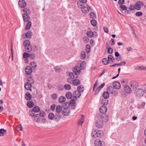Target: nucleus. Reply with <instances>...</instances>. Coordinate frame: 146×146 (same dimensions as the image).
Masks as SVG:
<instances>
[{
  "instance_id": "12",
  "label": "nucleus",
  "mask_w": 146,
  "mask_h": 146,
  "mask_svg": "<svg viewBox=\"0 0 146 146\" xmlns=\"http://www.w3.org/2000/svg\"><path fill=\"white\" fill-rule=\"evenodd\" d=\"M80 69L78 66L74 67L73 69V71L76 74H79L80 72Z\"/></svg>"
},
{
  "instance_id": "54",
  "label": "nucleus",
  "mask_w": 146,
  "mask_h": 146,
  "mask_svg": "<svg viewBox=\"0 0 146 146\" xmlns=\"http://www.w3.org/2000/svg\"><path fill=\"white\" fill-rule=\"evenodd\" d=\"M23 57L25 58L29 57V56H30V54H29L26 52H25L23 54Z\"/></svg>"
},
{
  "instance_id": "19",
  "label": "nucleus",
  "mask_w": 146,
  "mask_h": 146,
  "mask_svg": "<svg viewBox=\"0 0 146 146\" xmlns=\"http://www.w3.org/2000/svg\"><path fill=\"white\" fill-rule=\"evenodd\" d=\"M25 98L27 100H30L32 99V95L29 92H27L25 95Z\"/></svg>"
},
{
  "instance_id": "47",
  "label": "nucleus",
  "mask_w": 146,
  "mask_h": 146,
  "mask_svg": "<svg viewBox=\"0 0 146 146\" xmlns=\"http://www.w3.org/2000/svg\"><path fill=\"white\" fill-rule=\"evenodd\" d=\"M83 42L85 43L88 42L90 40L89 38L87 36H84L83 38Z\"/></svg>"
},
{
  "instance_id": "1",
  "label": "nucleus",
  "mask_w": 146,
  "mask_h": 146,
  "mask_svg": "<svg viewBox=\"0 0 146 146\" xmlns=\"http://www.w3.org/2000/svg\"><path fill=\"white\" fill-rule=\"evenodd\" d=\"M46 115V114L43 111H40L39 113H37L35 115L33 120L34 121L39 123L40 121V117H44Z\"/></svg>"
},
{
  "instance_id": "44",
  "label": "nucleus",
  "mask_w": 146,
  "mask_h": 146,
  "mask_svg": "<svg viewBox=\"0 0 146 146\" xmlns=\"http://www.w3.org/2000/svg\"><path fill=\"white\" fill-rule=\"evenodd\" d=\"M25 49L27 52H30L32 50V48L31 46L25 47Z\"/></svg>"
},
{
  "instance_id": "52",
  "label": "nucleus",
  "mask_w": 146,
  "mask_h": 146,
  "mask_svg": "<svg viewBox=\"0 0 146 146\" xmlns=\"http://www.w3.org/2000/svg\"><path fill=\"white\" fill-rule=\"evenodd\" d=\"M113 87L111 86H108L107 88V90L110 92V93H111L112 91H113Z\"/></svg>"
},
{
  "instance_id": "7",
  "label": "nucleus",
  "mask_w": 146,
  "mask_h": 146,
  "mask_svg": "<svg viewBox=\"0 0 146 146\" xmlns=\"http://www.w3.org/2000/svg\"><path fill=\"white\" fill-rule=\"evenodd\" d=\"M80 96V92L78 90L74 91L73 93V98H79Z\"/></svg>"
},
{
  "instance_id": "31",
  "label": "nucleus",
  "mask_w": 146,
  "mask_h": 146,
  "mask_svg": "<svg viewBox=\"0 0 146 146\" xmlns=\"http://www.w3.org/2000/svg\"><path fill=\"white\" fill-rule=\"evenodd\" d=\"M86 52L84 51H82L81 52L80 54V56L81 58L82 59L84 60L86 58Z\"/></svg>"
},
{
  "instance_id": "49",
  "label": "nucleus",
  "mask_w": 146,
  "mask_h": 146,
  "mask_svg": "<svg viewBox=\"0 0 146 146\" xmlns=\"http://www.w3.org/2000/svg\"><path fill=\"white\" fill-rule=\"evenodd\" d=\"M31 26V23L30 21H29L27 23L26 26V29H30Z\"/></svg>"
},
{
  "instance_id": "30",
  "label": "nucleus",
  "mask_w": 146,
  "mask_h": 146,
  "mask_svg": "<svg viewBox=\"0 0 146 146\" xmlns=\"http://www.w3.org/2000/svg\"><path fill=\"white\" fill-rule=\"evenodd\" d=\"M86 65V63L84 61L82 62L80 64V68L81 70H84Z\"/></svg>"
},
{
  "instance_id": "32",
  "label": "nucleus",
  "mask_w": 146,
  "mask_h": 146,
  "mask_svg": "<svg viewBox=\"0 0 146 146\" xmlns=\"http://www.w3.org/2000/svg\"><path fill=\"white\" fill-rule=\"evenodd\" d=\"M6 130L4 129H0V136H4L6 134Z\"/></svg>"
},
{
  "instance_id": "3",
  "label": "nucleus",
  "mask_w": 146,
  "mask_h": 146,
  "mask_svg": "<svg viewBox=\"0 0 146 146\" xmlns=\"http://www.w3.org/2000/svg\"><path fill=\"white\" fill-rule=\"evenodd\" d=\"M70 111L68 106L64 108L62 111V113L64 116H68L70 114Z\"/></svg>"
},
{
  "instance_id": "33",
  "label": "nucleus",
  "mask_w": 146,
  "mask_h": 146,
  "mask_svg": "<svg viewBox=\"0 0 146 146\" xmlns=\"http://www.w3.org/2000/svg\"><path fill=\"white\" fill-rule=\"evenodd\" d=\"M103 96L106 99L108 98L109 96V93L107 91L104 92L103 94Z\"/></svg>"
},
{
  "instance_id": "51",
  "label": "nucleus",
  "mask_w": 146,
  "mask_h": 146,
  "mask_svg": "<svg viewBox=\"0 0 146 146\" xmlns=\"http://www.w3.org/2000/svg\"><path fill=\"white\" fill-rule=\"evenodd\" d=\"M111 94H112L113 96H117L118 94V92L116 90H113L112 91Z\"/></svg>"
},
{
  "instance_id": "23",
  "label": "nucleus",
  "mask_w": 146,
  "mask_h": 146,
  "mask_svg": "<svg viewBox=\"0 0 146 146\" xmlns=\"http://www.w3.org/2000/svg\"><path fill=\"white\" fill-rule=\"evenodd\" d=\"M31 110V111H33L35 113H37L40 111V108L38 106H36L33 108Z\"/></svg>"
},
{
  "instance_id": "34",
  "label": "nucleus",
  "mask_w": 146,
  "mask_h": 146,
  "mask_svg": "<svg viewBox=\"0 0 146 146\" xmlns=\"http://www.w3.org/2000/svg\"><path fill=\"white\" fill-rule=\"evenodd\" d=\"M23 11L25 12V13L24 14H27L29 15L31 13V11L27 7L23 9Z\"/></svg>"
},
{
  "instance_id": "61",
  "label": "nucleus",
  "mask_w": 146,
  "mask_h": 146,
  "mask_svg": "<svg viewBox=\"0 0 146 146\" xmlns=\"http://www.w3.org/2000/svg\"><path fill=\"white\" fill-rule=\"evenodd\" d=\"M108 48V52L110 54H111L113 52L112 48L110 47L109 48Z\"/></svg>"
},
{
  "instance_id": "24",
  "label": "nucleus",
  "mask_w": 146,
  "mask_h": 146,
  "mask_svg": "<svg viewBox=\"0 0 146 146\" xmlns=\"http://www.w3.org/2000/svg\"><path fill=\"white\" fill-rule=\"evenodd\" d=\"M94 144L96 146H101L102 145V142L100 140L97 139L95 141Z\"/></svg>"
},
{
  "instance_id": "25",
  "label": "nucleus",
  "mask_w": 146,
  "mask_h": 146,
  "mask_svg": "<svg viewBox=\"0 0 146 146\" xmlns=\"http://www.w3.org/2000/svg\"><path fill=\"white\" fill-rule=\"evenodd\" d=\"M62 115L60 113H57L54 115V118L57 121L59 120L61 118Z\"/></svg>"
},
{
  "instance_id": "11",
  "label": "nucleus",
  "mask_w": 146,
  "mask_h": 146,
  "mask_svg": "<svg viewBox=\"0 0 146 146\" xmlns=\"http://www.w3.org/2000/svg\"><path fill=\"white\" fill-rule=\"evenodd\" d=\"M105 85V83H103L98 87L96 88L95 90V95H96L97 94L100 92L101 90L104 87Z\"/></svg>"
},
{
  "instance_id": "36",
  "label": "nucleus",
  "mask_w": 146,
  "mask_h": 146,
  "mask_svg": "<svg viewBox=\"0 0 146 146\" xmlns=\"http://www.w3.org/2000/svg\"><path fill=\"white\" fill-rule=\"evenodd\" d=\"M84 90V87L82 85H80L77 87V90L80 93L83 92Z\"/></svg>"
},
{
  "instance_id": "64",
  "label": "nucleus",
  "mask_w": 146,
  "mask_h": 146,
  "mask_svg": "<svg viewBox=\"0 0 146 146\" xmlns=\"http://www.w3.org/2000/svg\"><path fill=\"white\" fill-rule=\"evenodd\" d=\"M55 107L56 105L55 104H53L50 107V109L52 111H54L55 109Z\"/></svg>"
},
{
  "instance_id": "16",
  "label": "nucleus",
  "mask_w": 146,
  "mask_h": 146,
  "mask_svg": "<svg viewBox=\"0 0 146 146\" xmlns=\"http://www.w3.org/2000/svg\"><path fill=\"white\" fill-rule=\"evenodd\" d=\"M103 125V122L100 120H97L96 122V126L98 128H101Z\"/></svg>"
},
{
  "instance_id": "8",
  "label": "nucleus",
  "mask_w": 146,
  "mask_h": 146,
  "mask_svg": "<svg viewBox=\"0 0 146 146\" xmlns=\"http://www.w3.org/2000/svg\"><path fill=\"white\" fill-rule=\"evenodd\" d=\"M100 112L102 113H105L107 111V107L104 105L101 106L100 108Z\"/></svg>"
},
{
  "instance_id": "55",
  "label": "nucleus",
  "mask_w": 146,
  "mask_h": 146,
  "mask_svg": "<svg viewBox=\"0 0 146 146\" xmlns=\"http://www.w3.org/2000/svg\"><path fill=\"white\" fill-rule=\"evenodd\" d=\"M119 7L123 10H127V7L125 5H121Z\"/></svg>"
},
{
  "instance_id": "43",
  "label": "nucleus",
  "mask_w": 146,
  "mask_h": 146,
  "mask_svg": "<svg viewBox=\"0 0 146 146\" xmlns=\"http://www.w3.org/2000/svg\"><path fill=\"white\" fill-rule=\"evenodd\" d=\"M48 117L50 119L52 120L54 118V115L53 113H50L48 115Z\"/></svg>"
},
{
  "instance_id": "56",
  "label": "nucleus",
  "mask_w": 146,
  "mask_h": 146,
  "mask_svg": "<svg viewBox=\"0 0 146 146\" xmlns=\"http://www.w3.org/2000/svg\"><path fill=\"white\" fill-rule=\"evenodd\" d=\"M51 97L53 99L56 100L57 98V96L56 94L54 93L51 95Z\"/></svg>"
},
{
  "instance_id": "20",
  "label": "nucleus",
  "mask_w": 146,
  "mask_h": 146,
  "mask_svg": "<svg viewBox=\"0 0 146 146\" xmlns=\"http://www.w3.org/2000/svg\"><path fill=\"white\" fill-rule=\"evenodd\" d=\"M72 83L74 86H78L80 84V81L78 79L72 80Z\"/></svg>"
},
{
  "instance_id": "45",
  "label": "nucleus",
  "mask_w": 146,
  "mask_h": 146,
  "mask_svg": "<svg viewBox=\"0 0 146 146\" xmlns=\"http://www.w3.org/2000/svg\"><path fill=\"white\" fill-rule=\"evenodd\" d=\"M102 62L103 64L106 65L110 63L108 60H107L106 58H104L102 60Z\"/></svg>"
},
{
  "instance_id": "27",
  "label": "nucleus",
  "mask_w": 146,
  "mask_h": 146,
  "mask_svg": "<svg viewBox=\"0 0 146 146\" xmlns=\"http://www.w3.org/2000/svg\"><path fill=\"white\" fill-rule=\"evenodd\" d=\"M31 86L32 85L31 84V83H29L28 82L26 83L25 84V88L27 90H29V89L30 90V89H31Z\"/></svg>"
},
{
  "instance_id": "29",
  "label": "nucleus",
  "mask_w": 146,
  "mask_h": 146,
  "mask_svg": "<svg viewBox=\"0 0 146 146\" xmlns=\"http://www.w3.org/2000/svg\"><path fill=\"white\" fill-rule=\"evenodd\" d=\"M32 33L30 31H28L25 34L26 38H31L32 36Z\"/></svg>"
},
{
  "instance_id": "28",
  "label": "nucleus",
  "mask_w": 146,
  "mask_h": 146,
  "mask_svg": "<svg viewBox=\"0 0 146 146\" xmlns=\"http://www.w3.org/2000/svg\"><path fill=\"white\" fill-rule=\"evenodd\" d=\"M23 44L25 47L28 46H29L30 44V41L28 40H26L23 42Z\"/></svg>"
},
{
  "instance_id": "39",
  "label": "nucleus",
  "mask_w": 146,
  "mask_h": 146,
  "mask_svg": "<svg viewBox=\"0 0 146 146\" xmlns=\"http://www.w3.org/2000/svg\"><path fill=\"white\" fill-rule=\"evenodd\" d=\"M108 60L109 62L110 61H111L113 62L115 60V59L111 55H109L108 56Z\"/></svg>"
},
{
  "instance_id": "42",
  "label": "nucleus",
  "mask_w": 146,
  "mask_h": 146,
  "mask_svg": "<svg viewBox=\"0 0 146 146\" xmlns=\"http://www.w3.org/2000/svg\"><path fill=\"white\" fill-rule=\"evenodd\" d=\"M87 36L90 37H91L94 36L93 33L91 31H89L87 33Z\"/></svg>"
},
{
  "instance_id": "9",
  "label": "nucleus",
  "mask_w": 146,
  "mask_h": 146,
  "mask_svg": "<svg viewBox=\"0 0 146 146\" xmlns=\"http://www.w3.org/2000/svg\"><path fill=\"white\" fill-rule=\"evenodd\" d=\"M114 88L116 89H119L120 88L121 85L120 83L117 81H115L114 82L113 84Z\"/></svg>"
},
{
  "instance_id": "57",
  "label": "nucleus",
  "mask_w": 146,
  "mask_h": 146,
  "mask_svg": "<svg viewBox=\"0 0 146 146\" xmlns=\"http://www.w3.org/2000/svg\"><path fill=\"white\" fill-rule=\"evenodd\" d=\"M90 17L92 18H94L95 17V15L93 12H91L89 14Z\"/></svg>"
},
{
  "instance_id": "41",
  "label": "nucleus",
  "mask_w": 146,
  "mask_h": 146,
  "mask_svg": "<svg viewBox=\"0 0 146 146\" xmlns=\"http://www.w3.org/2000/svg\"><path fill=\"white\" fill-rule=\"evenodd\" d=\"M64 88L66 90H69L71 89V87L70 84H66L64 85Z\"/></svg>"
},
{
  "instance_id": "4",
  "label": "nucleus",
  "mask_w": 146,
  "mask_h": 146,
  "mask_svg": "<svg viewBox=\"0 0 146 146\" xmlns=\"http://www.w3.org/2000/svg\"><path fill=\"white\" fill-rule=\"evenodd\" d=\"M79 7L81 9L82 11L84 13H87L89 12V9L87 7H86L80 4L78 5Z\"/></svg>"
},
{
  "instance_id": "53",
  "label": "nucleus",
  "mask_w": 146,
  "mask_h": 146,
  "mask_svg": "<svg viewBox=\"0 0 146 146\" xmlns=\"http://www.w3.org/2000/svg\"><path fill=\"white\" fill-rule=\"evenodd\" d=\"M79 1L78 2V5L80 4L83 5V3H86L87 2V0H79Z\"/></svg>"
},
{
  "instance_id": "38",
  "label": "nucleus",
  "mask_w": 146,
  "mask_h": 146,
  "mask_svg": "<svg viewBox=\"0 0 146 146\" xmlns=\"http://www.w3.org/2000/svg\"><path fill=\"white\" fill-rule=\"evenodd\" d=\"M96 137H100L102 135V133L101 131H96Z\"/></svg>"
},
{
  "instance_id": "14",
  "label": "nucleus",
  "mask_w": 146,
  "mask_h": 146,
  "mask_svg": "<svg viewBox=\"0 0 146 146\" xmlns=\"http://www.w3.org/2000/svg\"><path fill=\"white\" fill-rule=\"evenodd\" d=\"M63 108L62 107L59 105L56 106V113H60L61 112H62Z\"/></svg>"
},
{
  "instance_id": "26",
  "label": "nucleus",
  "mask_w": 146,
  "mask_h": 146,
  "mask_svg": "<svg viewBox=\"0 0 146 146\" xmlns=\"http://www.w3.org/2000/svg\"><path fill=\"white\" fill-rule=\"evenodd\" d=\"M66 96L67 98L68 99H70L71 98H73V94L70 92H67L66 94Z\"/></svg>"
},
{
  "instance_id": "40",
  "label": "nucleus",
  "mask_w": 146,
  "mask_h": 146,
  "mask_svg": "<svg viewBox=\"0 0 146 146\" xmlns=\"http://www.w3.org/2000/svg\"><path fill=\"white\" fill-rule=\"evenodd\" d=\"M145 104V102H143L141 104H139L138 105V108L140 109L143 108Z\"/></svg>"
},
{
  "instance_id": "63",
  "label": "nucleus",
  "mask_w": 146,
  "mask_h": 146,
  "mask_svg": "<svg viewBox=\"0 0 146 146\" xmlns=\"http://www.w3.org/2000/svg\"><path fill=\"white\" fill-rule=\"evenodd\" d=\"M70 103L71 105H74L75 104V100L73 99L71 100H70Z\"/></svg>"
},
{
  "instance_id": "35",
  "label": "nucleus",
  "mask_w": 146,
  "mask_h": 146,
  "mask_svg": "<svg viewBox=\"0 0 146 146\" xmlns=\"http://www.w3.org/2000/svg\"><path fill=\"white\" fill-rule=\"evenodd\" d=\"M27 105L28 108H31L34 106V104L33 102L30 101L27 102Z\"/></svg>"
},
{
  "instance_id": "18",
  "label": "nucleus",
  "mask_w": 146,
  "mask_h": 146,
  "mask_svg": "<svg viewBox=\"0 0 146 146\" xmlns=\"http://www.w3.org/2000/svg\"><path fill=\"white\" fill-rule=\"evenodd\" d=\"M124 88V90L127 93H130L131 92V88L128 86H125Z\"/></svg>"
},
{
  "instance_id": "50",
  "label": "nucleus",
  "mask_w": 146,
  "mask_h": 146,
  "mask_svg": "<svg viewBox=\"0 0 146 146\" xmlns=\"http://www.w3.org/2000/svg\"><path fill=\"white\" fill-rule=\"evenodd\" d=\"M91 23L92 25L94 27L96 26L97 25V22L95 20H91Z\"/></svg>"
},
{
  "instance_id": "37",
  "label": "nucleus",
  "mask_w": 146,
  "mask_h": 146,
  "mask_svg": "<svg viewBox=\"0 0 146 146\" xmlns=\"http://www.w3.org/2000/svg\"><path fill=\"white\" fill-rule=\"evenodd\" d=\"M66 100V98L64 96H61L58 99V101L60 103H62L64 102Z\"/></svg>"
},
{
  "instance_id": "21",
  "label": "nucleus",
  "mask_w": 146,
  "mask_h": 146,
  "mask_svg": "<svg viewBox=\"0 0 146 146\" xmlns=\"http://www.w3.org/2000/svg\"><path fill=\"white\" fill-rule=\"evenodd\" d=\"M69 76L72 79H75L77 78L78 75L73 72H70L69 74Z\"/></svg>"
},
{
  "instance_id": "58",
  "label": "nucleus",
  "mask_w": 146,
  "mask_h": 146,
  "mask_svg": "<svg viewBox=\"0 0 146 146\" xmlns=\"http://www.w3.org/2000/svg\"><path fill=\"white\" fill-rule=\"evenodd\" d=\"M56 72H59L61 71V69L58 66H56L54 68Z\"/></svg>"
},
{
  "instance_id": "5",
  "label": "nucleus",
  "mask_w": 146,
  "mask_h": 146,
  "mask_svg": "<svg viewBox=\"0 0 146 146\" xmlns=\"http://www.w3.org/2000/svg\"><path fill=\"white\" fill-rule=\"evenodd\" d=\"M143 5V3L142 2L138 1L135 4V9L137 10H140L141 9V7Z\"/></svg>"
},
{
  "instance_id": "17",
  "label": "nucleus",
  "mask_w": 146,
  "mask_h": 146,
  "mask_svg": "<svg viewBox=\"0 0 146 146\" xmlns=\"http://www.w3.org/2000/svg\"><path fill=\"white\" fill-rule=\"evenodd\" d=\"M23 17L25 22H27L29 19V15L26 14H23Z\"/></svg>"
},
{
  "instance_id": "59",
  "label": "nucleus",
  "mask_w": 146,
  "mask_h": 146,
  "mask_svg": "<svg viewBox=\"0 0 146 146\" xmlns=\"http://www.w3.org/2000/svg\"><path fill=\"white\" fill-rule=\"evenodd\" d=\"M135 15L137 17H141L143 15V13L141 12L138 11L136 13Z\"/></svg>"
},
{
  "instance_id": "22",
  "label": "nucleus",
  "mask_w": 146,
  "mask_h": 146,
  "mask_svg": "<svg viewBox=\"0 0 146 146\" xmlns=\"http://www.w3.org/2000/svg\"><path fill=\"white\" fill-rule=\"evenodd\" d=\"M30 90L32 92V94L33 96V98L35 97L37 94V90L35 89H34L33 90L30 89Z\"/></svg>"
},
{
  "instance_id": "13",
  "label": "nucleus",
  "mask_w": 146,
  "mask_h": 146,
  "mask_svg": "<svg viewBox=\"0 0 146 146\" xmlns=\"http://www.w3.org/2000/svg\"><path fill=\"white\" fill-rule=\"evenodd\" d=\"M32 72V69L31 67L27 66L25 69V72L27 75H30Z\"/></svg>"
},
{
  "instance_id": "60",
  "label": "nucleus",
  "mask_w": 146,
  "mask_h": 146,
  "mask_svg": "<svg viewBox=\"0 0 146 146\" xmlns=\"http://www.w3.org/2000/svg\"><path fill=\"white\" fill-rule=\"evenodd\" d=\"M129 10L133 11L135 9V5H133V4L131 5L129 7Z\"/></svg>"
},
{
  "instance_id": "2",
  "label": "nucleus",
  "mask_w": 146,
  "mask_h": 146,
  "mask_svg": "<svg viewBox=\"0 0 146 146\" xmlns=\"http://www.w3.org/2000/svg\"><path fill=\"white\" fill-rule=\"evenodd\" d=\"M134 93L137 97H140L143 96L144 92L143 89L138 88L135 90Z\"/></svg>"
},
{
  "instance_id": "48",
  "label": "nucleus",
  "mask_w": 146,
  "mask_h": 146,
  "mask_svg": "<svg viewBox=\"0 0 146 146\" xmlns=\"http://www.w3.org/2000/svg\"><path fill=\"white\" fill-rule=\"evenodd\" d=\"M28 81V82L29 83H31V85H32V84H33L34 82V80L31 77H30L29 78Z\"/></svg>"
},
{
  "instance_id": "62",
  "label": "nucleus",
  "mask_w": 146,
  "mask_h": 146,
  "mask_svg": "<svg viewBox=\"0 0 146 146\" xmlns=\"http://www.w3.org/2000/svg\"><path fill=\"white\" fill-rule=\"evenodd\" d=\"M96 133V130L93 131L92 132V136L95 138H96V136H95Z\"/></svg>"
},
{
  "instance_id": "6",
  "label": "nucleus",
  "mask_w": 146,
  "mask_h": 146,
  "mask_svg": "<svg viewBox=\"0 0 146 146\" xmlns=\"http://www.w3.org/2000/svg\"><path fill=\"white\" fill-rule=\"evenodd\" d=\"M129 84L130 86L132 88H136L138 86V82L135 81H131L130 83Z\"/></svg>"
},
{
  "instance_id": "15",
  "label": "nucleus",
  "mask_w": 146,
  "mask_h": 146,
  "mask_svg": "<svg viewBox=\"0 0 146 146\" xmlns=\"http://www.w3.org/2000/svg\"><path fill=\"white\" fill-rule=\"evenodd\" d=\"M101 120L104 121L106 122L109 119V117L107 115H104V116L100 115Z\"/></svg>"
},
{
  "instance_id": "46",
  "label": "nucleus",
  "mask_w": 146,
  "mask_h": 146,
  "mask_svg": "<svg viewBox=\"0 0 146 146\" xmlns=\"http://www.w3.org/2000/svg\"><path fill=\"white\" fill-rule=\"evenodd\" d=\"M30 65L32 66V67L34 68H35L37 66L36 63L34 61L31 62L30 64Z\"/></svg>"
},
{
  "instance_id": "10",
  "label": "nucleus",
  "mask_w": 146,
  "mask_h": 146,
  "mask_svg": "<svg viewBox=\"0 0 146 146\" xmlns=\"http://www.w3.org/2000/svg\"><path fill=\"white\" fill-rule=\"evenodd\" d=\"M19 5L21 8H23L26 6V3L24 0H20L19 1Z\"/></svg>"
}]
</instances>
